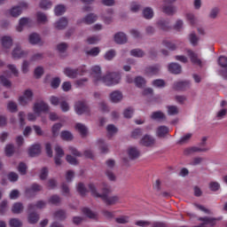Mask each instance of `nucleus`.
Here are the masks:
<instances>
[{
  "label": "nucleus",
  "instance_id": "63",
  "mask_svg": "<svg viewBox=\"0 0 227 227\" xmlns=\"http://www.w3.org/2000/svg\"><path fill=\"white\" fill-rule=\"evenodd\" d=\"M65 12V5L59 4L55 7V15H57V17H59Z\"/></svg>",
  "mask_w": 227,
  "mask_h": 227
},
{
  "label": "nucleus",
  "instance_id": "19",
  "mask_svg": "<svg viewBox=\"0 0 227 227\" xmlns=\"http://www.w3.org/2000/svg\"><path fill=\"white\" fill-rule=\"evenodd\" d=\"M169 134V128L168 126H160L156 129V136L160 139H164Z\"/></svg>",
  "mask_w": 227,
  "mask_h": 227
},
{
  "label": "nucleus",
  "instance_id": "21",
  "mask_svg": "<svg viewBox=\"0 0 227 227\" xmlns=\"http://www.w3.org/2000/svg\"><path fill=\"white\" fill-rule=\"evenodd\" d=\"M110 100L114 104H118L123 100V94L120 90H114L110 94Z\"/></svg>",
  "mask_w": 227,
  "mask_h": 227
},
{
  "label": "nucleus",
  "instance_id": "50",
  "mask_svg": "<svg viewBox=\"0 0 227 227\" xmlns=\"http://www.w3.org/2000/svg\"><path fill=\"white\" fill-rule=\"evenodd\" d=\"M105 24H111L113 22V11H108L106 14L103 15Z\"/></svg>",
  "mask_w": 227,
  "mask_h": 227
},
{
  "label": "nucleus",
  "instance_id": "9",
  "mask_svg": "<svg viewBox=\"0 0 227 227\" xmlns=\"http://www.w3.org/2000/svg\"><path fill=\"white\" fill-rule=\"evenodd\" d=\"M186 52L192 65H198V67H203V61H201L200 57H198V53L194 52L192 50H186Z\"/></svg>",
  "mask_w": 227,
  "mask_h": 227
},
{
  "label": "nucleus",
  "instance_id": "43",
  "mask_svg": "<svg viewBox=\"0 0 227 227\" xmlns=\"http://www.w3.org/2000/svg\"><path fill=\"white\" fill-rule=\"evenodd\" d=\"M39 7L42 10H49V8L52 7V2H51V0H41Z\"/></svg>",
  "mask_w": 227,
  "mask_h": 227
},
{
  "label": "nucleus",
  "instance_id": "31",
  "mask_svg": "<svg viewBox=\"0 0 227 227\" xmlns=\"http://www.w3.org/2000/svg\"><path fill=\"white\" fill-rule=\"evenodd\" d=\"M43 187L42 185L38 184H34L31 185L30 188H27L26 190V194L27 196H30L31 192H40V191H42Z\"/></svg>",
  "mask_w": 227,
  "mask_h": 227
},
{
  "label": "nucleus",
  "instance_id": "51",
  "mask_svg": "<svg viewBox=\"0 0 227 227\" xmlns=\"http://www.w3.org/2000/svg\"><path fill=\"white\" fill-rule=\"evenodd\" d=\"M13 153H15V146H13V145L12 144L7 145L5 146V154L7 155V157H12Z\"/></svg>",
  "mask_w": 227,
  "mask_h": 227
},
{
  "label": "nucleus",
  "instance_id": "49",
  "mask_svg": "<svg viewBox=\"0 0 227 227\" xmlns=\"http://www.w3.org/2000/svg\"><path fill=\"white\" fill-rule=\"evenodd\" d=\"M130 54L134 58H143V56H145V51L141 49H133L130 51Z\"/></svg>",
  "mask_w": 227,
  "mask_h": 227
},
{
  "label": "nucleus",
  "instance_id": "25",
  "mask_svg": "<svg viewBox=\"0 0 227 227\" xmlns=\"http://www.w3.org/2000/svg\"><path fill=\"white\" fill-rule=\"evenodd\" d=\"M97 19H98L97 14L90 13L87 16H85L83 19H82V22H84V24L90 25V24H93L94 22H97Z\"/></svg>",
  "mask_w": 227,
  "mask_h": 227
},
{
  "label": "nucleus",
  "instance_id": "17",
  "mask_svg": "<svg viewBox=\"0 0 227 227\" xmlns=\"http://www.w3.org/2000/svg\"><path fill=\"white\" fill-rule=\"evenodd\" d=\"M208 150H210L208 147L206 148H201V147H189L184 149V155H192V153H205V152H208Z\"/></svg>",
  "mask_w": 227,
  "mask_h": 227
},
{
  "label": "nucleus",
  "instance_id": "56",
  "mask_svg": "<svg viewBox=\"0 0 227 227\" xmlns=\"http://www.w3.org/2000/svg\"><path fill=\"white\" fill-rule=\"evenodd\" d=\"M191 137H192V133H188L181 137V139L178 141V144L185 145V143H189V141H191Z\"/></svg>",
  "mask_w": 227,
  "mask_h": 227
},
{
  "label": "nucleus",
  "instance_id": "53",
  "mask_svg": "<svg viewBox=\"0 0 227 227\" xmlns=\"http://www.w3.org/2000/svg\"><path fill=\"white\" fill-rule=\"evenodd\" d=\"M49 203H51V205H59L61 203V198L58 195H52L49 199Z\"/></svg>",
  "mask_w": 227,
  "mask_h": 227
},
{
  "label": "nucleus",
  "instance_id": "38",
  "mask_svg": "<svg viewBox=\"0 0 227 227\" xmlns=\"http://www.w3.org/2000/svg\"><path fill=\"white\" fill-rule=\"evenodd\" d=\"M60 137L63 141H72L74 139V135L68 130H64L61 131Z\"/></svg>",
  "mask_w": 227,
  "mask_h": 227
},
{
  "label": "nucleus",
  "instance_id": "30",
  "mask_svg": "<svg viewBox=\"0 0 227 227\" xmlns=\"http://www.w3.org/2000/svg\"><path fill=\"white\" fill-rule=\"evenodd\" d=\"M151 120H156L158 121H160V120H166V114L162 113L161 111H156L153 112L150 115Z\"/></svg>",
  "mask_w": 227,
  "mask_h": 227
},
{
  "label": "nucleus",
  "instance_id": "60",
  "mask_svg": "<svg viewBox=\"0 0 227 227\" xmlns=\"http://www.w3.org/2000/svg\"><path fill=\"white\" fill-rule=\"evenodd\" d=\"M9 224L11 227H22V222L17 218H12Z\"/></svg>",
  "mask_w": 227,
  "mask_h": 227
},
{
  "label": "nucleus",
  "instance_id": "14",
  "mask_svg": "<svg viewBox=\"0 0 227 227\" xmlns=\"http://www.w3.org/2000/svg\"><path fill=\"white\" fill-rule=\"evenodd\" d=\"M5 15L6 17H13L14 19H17L22 15V9L18 7V5L13 6L5 12Z\"/></svg>",
  "mask_w": 227,
  "mask_h": 227
},
{
  "label": "nucleus",
  "instance_id": "58",
  "mask_svg": "<svg viewBox=\"0 0 227 227\" xmlns=\"http://www.w3.org/2000/svg\"><path fill=\"white\" fill-rule=\"evenodd\" d=\"M77 192L82 195L84 196L88 191L86 190V186L82 183H79L76 186Z\"/></svg>",
  "mask_w": 227,
  "mask_h": 227
},
{
  "label": "nucleus",
  "instance_id": "59",
  "mask_svg": "<svg viewBox=\"0 0 227 227\" xmlns=\"http://www.w3.org/2000/svg\"><path fill=\"white\" fill-rule=\"evenodd\" d=\"M209 189L210 191H213V192H215L221 189V184H219L218 182L213 181L209 183Z\"/></svg>",
  "mask_w": 227,
  "mask_h": 227
},
{
  "label": "nucleus",
  "instance_id": "27",
  "mask_svg": "<svg viewBox=\"0 0 227 227\" xmlns=\"http://www.w3.org/2000/svg\"><path fill=\"white\" fill-rule=\"evenodd\" d=\"M159 72H160V66L159 65L151 66L145 69L147 75H157Z\"/></svg>",
  "mask_w": 227,
  "mask_h": 227
},
{
  "label": "nucleus",
  "instance_id": "37",
  "mask_svg": "<svg viewBox=\"0 0 227 227\" xmlns=\"http://www.w3.org/2000/svg\"><path fill=\"white\" fill-rule=\"evenodd\" d=\"M167 113L169 116H176L178 114V113H180V109L176 106H168Z\"/></svg>",
  "mask_w": 227,
  "mask_h": 227
},
{
  "label": "nucleus",
  "instance_id": "26",
  "mask_svg": "<svg viewBox=\"0 0 227 227\" xmlns=\"http://www.w3.org/2000/svg\"><path fill=\"white\" fill-rule=\"evenodd\" d=\"M75 129L79 132L82 137L88 136V128L82 123H76Z\"/></svg>",
  "mask_w": 227,
  "mask_h": 227
},
{
  "label": "nucleus",
  "instance_id": "54",
  "mask_svg": "<svg viewBox=\"0 0 227 227\" xmlns=\"http://www.w3.org/2000/svg\"><path fill=\"white\" fill-rule=\"evenodd\" d=\"M135 84L136 86H137V88H143V86L146 84V81L145 80V78L137 76V78H135Z\"/></svg>",
  "mask_w": 227,
  "mask_h": 227
},
{
  "label": "nucleus",
  "instance_id": "2",
  "mask_svg": "<svg viewBox=\"0 0 227 227\" xmlns=\"http://www.w3.org/2000/svg\"><path fill=\"white\" fill-rule=\"evenodd\" d=\"M120 81H121V76L118 73H108L103 76L101 82L106 86H114L120 84Z\"/></svg>",
  "mask_w": 227,
  "mask_h": 227
},
{
  "label": "nucleus",
  "instance_id": "12",
  "mask_svg": "<svg viewBox=\"0 0 227 227\" xmlns=\"http://www.w3.org/2000/svg\"><path fill=\"white\" fill-rule=\"evenodd\" d=\"M173 88L177 91H185V90H189V88H191V82L189 81L176 82L173 84Z\"/></svg>",
  "mask_w": 227,
  "mask_h": 227
},
{
  "label": "nucleus",
  "instance_id": "35",
  "mask_svg": "<svg viewBox=\"0 0 227 227\" xmlns=\"http://www.w3.org/2000/svg\"><path fill=\"white\" fill-rule=\"evenodd\" d=\"M162 45H164V47H167V49H168L169 51H176V49H178V43L168 40H163Z\"/></svg>",
  "mask_w": 227,
  "mask_h": 227
},
{
  "label": "nucleus",
  "instance_id": "44",
  "mask_svg": "<svg viewBox=\"0 0 227 227\" xmlns=\"http://www.w3.org/2000/svg\"><path fill=\"white\" fill-rule=\"evenodd\" d=\"M99 150H101V153H107L109 152V147L107 144L103 139L98 140Z\"/></svg>",
  "mask_w": 227,
  "mask_h": 227
},
{
  "label": "nucleus",
  "instance_id": "29",
  "mask_svg": "<svg viewBox=\"0 0 227 227\" xmlns=\"http://www.w3.org/2000/svg\"><path fill=\"white\" fill-rule=\"evenodd\" d=\"M64 74L65 75H67V77H69L70 79H75L77 75H79V70L67 67L64 69Z\"/></svg>",
  "mask_w": 227,
  "mask_h": 227
},
{
  "label": "nucleus",
  "instance_id": "33",
  "mask_svg": "<svg viewBox=\"0 0 227 227\" xmlns=\"http://www.w3.org/2000/svg\"><path fill=\"white\" fill-rule=\"evenodd\" d=\"M12 214H22L24 212V205L20 202H16L12 205Z\"/></svg>",
  "mask_w": 227,
  "mask_h": 227
},
{
  "label": "nucleus",
  "instance_id": "7",
  "mask_svg": "<svg viewBox=\"0 0 227 227\" xmlns=\"http://www.w3.org/2000/svg\"><path fill=\"white\" fill-rule=\"evenodd\" d=\"M74 111L76 114H90V107L84 101H78L74 104Z\"/></svg>",
  "mask_w": 227,
  "mask_h": 227
},
{
  "label": "nucleus",
  "instance_id": "13",
  "mask_svg": "<svg viewBox=\"0 0 227 227\" xmlns=\"http://www.w3.org/2000/svg\"><path fill=\"white\" fill-rule=\"evenodd\" d=\"M139 144L142 146H147V147H152L154 146L155 145V139L153 137L150 135H145L141 139Z\"/></svg>",
  "mask_w": 227,
  "mask_h": 227
},
{
  "label": "nucleus",
  "instance_id": "62",
  "mask_svg": "<svg viewBox=\"0 0 227 227\" xmlns=\"http://www.w3.org/2000/svg\"><path fill=\"white\" fill-rule=\"evenodd\" d=\"M218 65L222 67V68H227V57L226 56L219 57Z\"/></svg>",
  "mask_w": 227,
  "mask_h": 227
},
{
  "label": "nucleus",
  "instance_id": "48",
  "mask_svg": "<svg viewBox=\"0 0 227 227\" xmlns=\"http://www.w3.org/2000/svg\"><path fill=\"white\" fill-rule=\"evenodd\" d=\"M189 40L193 47H196V45H198V42H200V38L198 37V35H196V33L194 32L189 35Z\"/></svg>",
  "mask_w": 227,
  "mask_h": 227
},
{
  "label": "nucleus",
  "instance_id": "5",
  "mask_svg": "<svg viewBox=\"0 0 227 227\" xmlns=\"http://www.w3.org/2000/svg\"><path fill=\"white\" fill-rule=\"evenodd\" d=\"M40 221V215L35 212V205L29 204L27 206V223L29 224H36Z\"/></svg>",
  "mask_w": 227,
  "mask_h": 227
},
{
  "label": "nucleus",
  "instance_id": "47",
  "mask_svg": "<svg viewBox=\"0 0 227 227\" xmlns=\"http://www.w3.org/2000/svg\"><path fill=\"white\" fill-rule=\"evenodd\" d=\"M219 12H220L219 7H215L210 10L208 17L212 20H215V19H217V17L219 16Z\"/></svg>",
  "mask_w": 227,
  "mask_h": 227
},
{
  "label": "nucleus",
  "instance_id": "46",
  "mask_svg": "<svg viewBox=\"0 0 227 227\" xmlns=\"http://www.w3.org/2000/svg\"><path fill=\"white\" fill-rule=\"evenodd\" d=\"M60 109L63 113H68V111H70V105L67 102L65 98L60 100Z\"/></svg>",
  "mask_w": 227,
  "mask_h": 227
},
{
  "label": "nucleus",
  "instance_id": "40",
  "mask_svg": "<svg viewBox=\"0 0 227 227\" xmlns=\"http://www.w3.org/2000/svg\"><path fill=\"white\" fill-rule=\"evenodd\" d=\"M82 214H84V215H87L89 217V219H97V214L94 213L93 211H91L88 207H83L82 209Z\"/></svg>",
  "mask_w": 227,
  "mask_h": 227
},
{
  "label": "nucleus",
  "instance_id": "3",
  "mask_svg": "<svg viewBox=\"0 0 227 227\" xmlns=\"http://www.w3.org/2000/svg\"><path fill=\"white\" fill-rule=\"evenodd\" d=\"M90 77L95 84H100L104 76H102V69L100 66H94L90 69Z\"/></svg>",
  "mask_w": 227,
  "mask_h": 227
},
{
  "label": "nucleus",
  "instance_id": "20",
  "mask_svg": "<svg viewBox=\"0 0 227 227\" xmlns=\"http://www.w3.org/2000/svg\"><path fill=\"white\" fill-rule=\"evenodd\" d=\"M168 70L170 74H175L178 75V74H182V66L178 63H170L168 66Z\"/></svg>",
  "mask_w": 227,
  "mask_h": 227
},
{
  "label": "nucleus",
  "instance_id": "8",
  "mask_svg": "<svg viewBox=\"0 0 227 227\" xmlns=\"http://www.w3.org/2000/svg\"><path fill=\"white\" fill-rule=\"evenodd\" d=\"M161 12L168 17H173V15H176L178 9L174 4H163L161 5Z\"/></svg>",
  "mask_w": 227,
  "mask_h": 227
},
{
  "label": "nucleus",
  "instance_id": "45",
  "mask_svg": "<svg viewBox=\"0 0 227 227\" xmlns=\"http://www.w3.org/2000/svg\"><path fill=\"white\" fill-rule=\"evenodd\" d=\"M186 20L191 24L192 26H194L196 22H198V19L196 18V15L194 13H186Z\"/></svg>",
  "mask_w": 227,
  "mask_h": 227
},
{
  "label": "nucleus",
  "instance_id": "41",
  "mask_svg": "<svg viewBox=\"0 0 227 227\" xmlns=\"http://www.w3.org/2000/svg\"><path fill=\"white\" fill-rule=\"evenodd\" d=\"M61 127H63V124L61 123H56L51 128V132L53 137H58L59 136V130H61Z\"/></svg>",
  "mask_w": 227,
  "mask_h": 227
},
{
  "label": "nucleus",
  "instance_id": "10",
  "mask_svg": "<svg viewBox=\"0 0 227 227\" xmlns=\"http://www.w3.org/2000/svg\"><path fill=\"white\" fill-rule=\"evenodd\" d=\"M33 111L34 113H35V114H37V116H40L41 113H45L46 111H49V105H47L43 101L35 103L33 106Z\"/></svg>",
  "mask_w": 227,
  "mask_h": 227
},
{
  "label": "nucleus",
  "instance_id": "18",
  "mask_svg": "<svg viewBox=\"0 0 227 227\" xmlns=\"http://www.w3.org/2000/svg\"><path fill=\"white\" fill-rule=\"evenodd\" d=\"M28 42L31 45H43V42H42V38H40V35L37 33L30 34L28 36Z\"/></svg>",
  "mask_w": 227,
  "mask_h": 227
},
{
  "label": "nucleus",
  "instance_id": "22",
  "mask_svg": "<svg viewBox=\"0 0 227 227\" xmlns=\"http://www.w3.org/2000/svg\"><path fill=\"white\" fill-rule=\"evenodd\" d=\"M42 152V147L39 144H35L32 145L28 150V155L30 157H36V155H40V153Z\"/></svg>",
  "mask_w": 227,
  "mask_h": 227
},
{
  "label": "nucleus",
  "instance_id": "42",
  "mask_svg": "<svg viewBox=\"0 0 227 227\" xmlns=\"http://www.w3.org/2000/svg\"><path fill=\"white\" fill-rule=\"evenodd\" d=\"M143 16L145 19L150 20L153 18V9L152 7H146L143 11Z\"/></svg>",
  "mask_w": 227,
  "mask_h": 227
},
{
  "label": "nucleus",
  "instance_id": "1",
  "mask_svg": "<svg viewBox=\"0 0 227 227\" xmlns=\"http://www.w3.org/2000/svg\"><path fill=\"white\" fill-rule=\"evenodd\" d=\"M89 189L91 192V195L94 196V198H101L104 203L106 204L107 206L116 205V203L120 201V196H109V192H111L109 188H103L102 193H98L97 192V187L95 186V184H90Z\"/></svg>",
  "mask_w": 227,
  "mask_h": 227
},
{
  "label": "nucleus",
  "instance_id": "24",
  "mask_svg": "<svg viewBox=\"0 0 227 227\" xmlns=\"http://www.w3.org/2000/svg\"><path fill=\"white\" fill-rule=\"evenodd\" d=\"M114 42L119 44L127 43V35L123 32H119L114 35Z\"/></svg>",
  "mask_w": 227,
  "mask_h": 227
},
{
  "label": "nucleus",
  "instance_id": "52",
  "mask_svg": "<svg viewBox=\"0 0 227 227\" xmlns=\"http://www.w3.org/2000/svg\"><path fill=\"white\" fill-rule=\"evenodd\" d=\"M86 54L87 56H92V57L98 56V54H100V48L94 47L89 51H86Z\"/></svg>",
  "mask_w": 227,
  "mask_h": 227
},
{
  "label": "nucleus",
  "instance_id": "36",
  "mask_svg": "<svg viewBox=\"0 0 227 227\" xmlns=\"http://www.w3.org/2000/svg\"><path fill=\"white\" fill-rule=\"evenodd\" d=\"M157 26L160 29L166 31V29H169V20H159Z\"/></svg>",
  "mask_w": 227,
  "mask_h": 227
},
{
  "label": "nucleus",
  "instance_id": "39",
  "mask_svg": "<svg viewBox=\"0 0 227 227\" xmlns=\"http://www.w3.org/2000/svg\"><path fill=\"white\" fill-rule=\"evenodd\" d=\"M43 58H45V56L43 55V53L42 52H36L34 53L31 58H30V61L32 63H38L40 61H42V59H43Z\"/></svg>",
  "mask_w": 227,
  "mask_h": 227
},
{
  "label": "nucleus",
  "instance_id": "34",
  "mask_svg": "<svg viewBox=\"0 0 227 227\" xmlns=\"http://www.w3.org/2000/svg\"><path fill=\"white\" fill-rule=\"evenodd\" d=\"M36 20L38 24H45L46 22H49V20L47 19V14L42 12H38L36 13Z\"/></svg>",
  "mask_w": 227,
  "mask_h": 227
},
{
  "label": "nucleus",
  "instance_id": "28",
  "mask_svg": "<svg viewBox=\"0 0 227 227\" xmlns=\"http://www.w3.org/2000/svg\"><path fill=\"white\" fill-rule=\"evenodd\" d=\"M31 20L29 18H21L19 22V26L16 27V30L19 33H21V31L24 29L25 26H28Z\"/></svg>",
  "mask_w": 227,
  "mask_h": 227
},
{
  "label": "nucleus",
  "instance_id": "11",
  "mask_svg": "<svg viewBox=\"0 0 227 227\" xmlns=\"http://www.w3.org/2000/svg\"><path fill=\"white\" fill-rule=\"evenodd\" d=\"M63 157H65V152L63 151V148H61L59 145H56L54 158L56 166H61V164H63V161L61 160Z\"/></svg>",
  "mask_w": 227,
  "mask_h": 227
},
{
  "label": "nucleus",
  "instance_id": "64",
  "mask_svg": "<svg viewBox=\"0 0 227 227\" xmlns=\"http://www.w3.org/2000/svg\"><path fill=\"white\" fill-rule=\"evenodd\" d=\"M48 189H56L58 187V181L54 178L49 179L47 182Z\"/></svg>",
  "mask_w": 227,
  "mask_h": 227
},
{
  "label": "nucleus",
  "instance_id": "57",
  "mask_svg": "<svg viewBox=\"0 0 227 227\" xmlns=\"http://www.w3.org/2000/svg\"><path fill=\"white\" fill-rule=\"evenodd\" d=\"M98 42H100V37L98 35H92L87 38V43L90 45H93Z\"/></svg>",
  "mask_w": 227,
  "mask_h": 227
},
{
  "label": "nucleus",
  "instance_id": "6",
  "mask_svg": "<svg viewBox=\"0 0 227 227\" xmlns=\"http://www.w3.org/2000/svg\"><path fill=\"white\" fill-rule=\"evenodd\" d=\"M12 58L20 59L22 58H27V56H29V51L22 50V46L17 44L12 50Z\"/></svg>",
  "mask_w": 227,
  "mask_h": 227
},
{
  "label": "nucleus",
  "instance_id": "16",
  "mask_svg": "<svg viewBox=\"0 0 227 227\" xmlns=\"http://www.w3.org/2000/svg\"><path fill=\"white\" fill-rule=\"evenodd\" d=\"M2 47L6 51L8 49H12L13 46V38L10 35H4L1 39Z\"/></svg>",
  "mask_w": 227,
  "mask_h": 227
},
{
  "label": "nucleus",
  "instance_id": "15",
  "mask_svg": "<svg viewBox=\"0 0 227 227\" xmlns=\"http://www.w3.org/2000/svg\"><path fill=\"white\" fill-rule=\"evenodd\" d=\"M127 155L130 160H136V159H139L141 153L137 147L131 146L127 149Z\"/></svg>",
  "mask_w": 227,
  "mask_h": 227
},
{
  "label": "nucleus",
  "instance_id": "61",
  "mask_svg": "<svg viewBox=\"0 0 227 227\" xmlns=\"http://www.w3.org/2000/svg\"><path fill=\"white\" fill-rule=\"evenodd\" d=\"M153 86H154L155 88H164L166 86V82H164V80L157 79L153 81Z\"/></svg>",
  "mask_w": 227,
  "mask_h": 227
},
{
  "label": "nucleus",
  "instance_id": "32",
  "mask_svg": "<svg viewBox=\"0 0 227 227\" xmlns=\"http://www.w3.org/2000/svg\"><path fill=\"white\" fill-rule=\"evenodd\" d=\"M106 131H107V137L111 139L113 136H116L118 134V128L114 126V124H110L106 127Z\"/></svg>",
  "mask_w": 227,
  "mask_h": 227
},
{
  "label": "nucleus",
  "instance_id": "23",
  "mask_svg": "<svg viewBox=\"0 0 227 227\" xmlns=\"http://www.w3.org/2000/svg\"><path fill=\"white\" fill-rule=\"evenodd\" d=\"M68 26V20L67 18H60L57 22L54 23L55 29H65Z\"/></svg>",
  "mask_w": 227,
  "mask_h": 227
},
{
  "label": "nucleus",
  "instance_id": "55",
  "mask_svg": "<svg viewBox=\"0 0 227 227\" xmlns=\"http://www.w3.org/2000/svg\"><path fill=\"white\" fill-rule=\"evenodd\" d=\"M54 216L57 219H59L60 221H63V219H67V213L64 210H58L54 213Z\"/></svg>",
  "mask_w": 227,
  "mask_h": 227
},
{
  "label": "nucleus",
  "instance_id": "4",
  "mask_svg": "<svg viewBox=\"0 0 227 227\" xmlns=\"http://www.w3.org/2000/svg\"><path fill=\"white\" fill-rule=\"evenodd\" d=\"M33 97L35 94L30 89L24 90L23 94L19 97V102L20 106H28L33 102Z\"/></svg>",
  "mask_w": 227,
  "mask_h": 227
}]
</instances>
